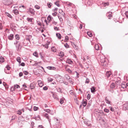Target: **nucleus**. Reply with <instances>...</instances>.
<instances>
[{
    "mask_svg": "<svg viewBox=\"0 0 128 128\" xmlns=\"http://www.w3.org/2000/svg\"><path fill=\"white\" fill-rule=\"evenodd\" d=\"M32 37L30 35L28 36L23 42V45L24 46L28 45L29 43L30 42V40L32 38Z\"/></svg>",
    "mask_w": 128,
    "mask_h": 128,
    "instance_id": "nucleus-1",
    "label": "nucleus"
},
{
    "mask_svg": "<svg viewBox=\"0 0 128 128\" xmlns=\"http://www.w3.org/2000/svg\"><path fill=\"white\" fill-rule=\"evenodd\" d=\"M14 44L15 45L18 44L16 46V49L18 50H19L21 49L22 46L20 43L18 41L16 40V42H14Z\"/></svg>",
    "mask_w": 128,
    "mask_h": 128,
    "instance_id": "nucleus-2",
    "label": "nucleus"
},
{
    "mask_svg": "<svg viewBox=\"0 0 128 128\" xmlns=\"http://www.w3.org/2000/svg\"><path fill=\"white\" fill-rule=\"evenodd\" d=\"M4 4L5 6H8L12 4L13 1L12 0H4Z\"/></svg>",
    "mask_w": 128,
    "mask_h": 128,
    "instance_id": "nucleus-3",
    "label": "nucleus"
},
{
    "mask_svg": "<svg viewBox=\"0 0 128 128\" xmlns=\"http://www.w3.org/2000/svg\"><path fill=\"white\" fill-rule=\"evenodd\" d=\"M84 123L88 126H91V122L87 120H86L84 121Z\"/></svg>",
    "mask_w": 128,
    "mask_h": 128,
    "instance_id": "nucleus-4",
    "label": "nucleus"
},
{
    "mask_svg": "<svg viewBox=\"0 0 128 128\" xmlns=\"http://www.w3.org/2000/svg\"><path fill=\"white\" fill-rule=\"evenodd\" d=\"M128 104H124L123 105V109L124 110H128Z\"/></svg>",
    "mask_w": 128,
    "mask_h": 128,
    "instance_id": "nucleus-5",
    "label": "nucleus"
},
{
    "mask_svg": "<svg viewBox=\"0 0 128 128\" xmlns=\"http://www.w3.org/2000/svg\"><path fill=\"white\" fill-rule=\"evenodd\" d=\"M10 30H9L6 29L5 31V33L4 34V36H7V35L10 32Z\"/></svg>",
    "mask_w": 128,
    "mask_h": 128,
    "instance_id": "nucleus-6",
    "label": "nucleus"
},
{
    "mask_svg": "<svg viewBox=\"0 0 128 128\" xmlns=\"http://www.w3.org/2000/svg\"><path fill=\"white\" fill-rule=\"evenodd\" d=\"M59 12L63 16H64L65 14V13L63 12L62 10L60 9L59 10Z\"/></svg>",
    "mask_w": 128,
    "mask_h": 128,
    "instance_id": "nucleus-7",
    "label": "nucleus"
},
{
    "mask_svg": "<svg viewBox=\"0 0 128 128\" xmlns=\"http://www.w3.org/2000/svg\"><path fill=\"white\" fill-rule=\"evenodd\" d=\"M54 120L56 122L55 123V125H59L60 120L56 118H54Z\"/></svg>",
    "mask_w": 128,
    "mask_h": 128,
    "instance_id": "nucleus-8",
    "label": "nucleus"
},
{
    "mask_svg": "<svg viewBox=\"0 0 128 128\" xmlns=\"http://www.w3.org/2000/svg\"><path fill=\"white\" fill-rule=\"evenodd\" d=\"M14 35L12 34H10L8 36V38L10 40H12L14 38Z\"/></svg>",
    "mask_w": 128,
    "mask_h": 128,
    "instance_id": "nucleus-9",
    "label": "nucleus"
},
{
    "mask_svg": "<svg viewBox=\"0 0 128 128\" xmlns=\"http://www.w3.org/2000/svg\"><path fill=\"white\" fill-rule=\"evenodd\" d=\"M66 63L69 64H72L73 63V61L70 59L68 58L66 60Z\"/></svg>",
    "mask_w": 128,
    "mask_h": 128,
    "instance_id": "nucleus-10",
    "label": "nucleus"
},
{
    "mask_svg": "<svg viewBox=\"0 0 128 128\" xmlns=\"http://www.w3.org/2000/svg\"><path fill=\"white\" fill-rule=\"evenodd\" d=\"M126 85L125 83H122V84L120 86V88H122L123 89H124L125 88H126Z\"/></svg>",
    "mask_w": 128,
    "mask_h": 128,
    "instance_id": "nucleus-11",
    "label": "nucleus"
},
{
    "mask_svg": "<svg viewBox=\"0 0 128 128\" xmlns=\"http://www.w3.org/2000/svg\"><path fill=\"white\" fill-rule=\"evenodd\" d=\"M29 11V12L32 14H34L35 11L33 9L31 8H30Z\"/></svg>",
    "mask_w": 128,
    "mask_h": 128,
    "instance_id": "nucleus-12",
    "label": "nucleus"
},
{
    "mask_svg": "<svg viewBox=\"0 0 128 128\" xmlns=\"http://www.w3.org/2000/svg\"><path fill=\"white\" fill-rule=\"evenodd\" d=\"M112 73L110 71H107L106 73V76L108 77Z\"/></svg>",
    "mask_w": 128,
    "mask_h": 128,
    "instance_id": "nucleus-13",
    "label": "nucleus"
},
{
    "mask_svg": "<svg viewBox=\"0 0 128 128\" xmlns=\"http://www.w3.org/2000/svg\"><path fill=\"white\" fill-rule=\"evenodd\" d=\"M86 101L87 100H83V102H82V105L84 106V107H85L87 104V102Z\"/></svg>",
    "mask_w": 128,
    "mask_h": 128,
    "instance_id": "nucleus-14",
    "label": "nucleus"
},
{
    "mask_svg": "<svg viewBox=\"0 0 128 128\" xmlns=\"http://www.w3.org/2000/svg\"><path fill=\"white\" fill-rule=\"evenodd\" d=\"M39 86L40 87H42L43 85V84L42 81L39 80L38 81Z\"/></svg>",
    "mask_w": 128,
    "mask_h": 128,
    "instance_id": "nucleus-15",
    "label": "nucleus"
},
{
    "mask_svg": "<svg viewBox=\"0 0 128 128\" xmlns=\"http://www.w3.org/2000/svg\"><path fill=\"white\" fill-rule=\"evenodd\" d=\"M47 68L50 70H55L56 69V68L53 66H48L47 67Z\"/></svg>",
    "mask_w": 128,
    "mask_h": 128,
    "instance_id": "nucleus-16",
    "label": "nucleus"
},
{
    "mask_svg": "<svg viewBox=\"0 0 128 128\" xmlns=\"http://www.w3.org/2000/svg\"><path fill=\"white\" fill-rule=\"evenodd\" d=\"M95 88L94 86H92L91 88V92L92 93H94L96 91Z\"/></svg>",
    "mask_w": 128,
    "mask_h": 128,
    "instance_id": "nucleus-17",
    "label": "nucleus"
},
{
    "mask_svg": "<svg viewBox=\"0 0 128 128\" xmlns=\"http://www.w3.org/2000/svg\"><path fill=\"white\" fill-rule=\"evenodd\" d=\"M34 118L36 120H41L39 115L38 116H37L35 117Z\"/></svg>",
    "mask_w": 128,
    "mask_h": 128,
    "instance_id": "nucleus-18",
    "label": "nucleus"
},
{
    "mask_svg": "<svg viewBox=\"0 0 128 128\" xmlns=\"http://www.w3.org/2000/svg\"><path fill=\"white\" fill-rule=\"evenodd\" d=\"M4 58L2 57L1 56L0 57V62L2 63L4 62Z\"/></svg>",
    "mask_w": 128,
    "mask_h": 128,
    "instance_id": "nucleus-19",
    "label": "nucleus"
},
{
    "mask_svg": "<svg viewBox=\"0 0 128 128\" xmlns=\"http://www.w3.org/2000/svg\"><path fill=\"white\" fill-rule=\"evenodd\" d=\"M56 36L59 39H60L61 38V35L59 33H56Z\"/></svg>",
    "mask_w": 128,
    "mask_h": 128,
    "instance_id": "nucleus-20",
    "label": "nucleus"
},
{
    "mask_svg": "<svg viewBox=\"0 0 128 128\" xmlns=\"http://www.w3.org/2000/svg\"><path fill=\"white\" fill-rule=\"evenodd\" d=\"M64 98H60V102L61 104H62L64 102Z\"/></svg>",
    "mask_w": 128,
    "mask_h": 128,
    "instance_id": "nucleus-21",
    "label": "nucleus"
},
{
    "mask_svg": "<svg viewBox=\"0 0 128 128\" xmlns=\"http://www.w3.org/2000/svg\"><path fill=\"white\" fill-rule=\"evenodd\" d=\"M44 116L48 120V121L50 122V119L49 118V116L48 114L46 113L44 115Z\"/></svg>",
    "mask_w": 128,
    "mask_h": 128,
    "instance_id": "nucleus-22",
    "label": "nucleus"
},
{
    "mask_svg": "<svg viewBox=\"0 0 128 128\" xmlns=\"http://www.w3.org/2000/svg\"><path fill=\"white\" fill-rule=\"evenodd\" d=\"M94 48L96 50H99V46L98 44H95Z\"/></svg>",
    "mask_w": 128,
    "mask_h": 128,
    "instance_id": "nucleus-23",
    "label": "nucleus"
},
{
    "mask_svg": "<svg viewBox=\"0 0 128 128\" xmlns=\"http://www.w3.org/2000/svg\"><path fill=\"white\" fill-rule=\"evenodd\" d=\"M64 77L67 80L70 79V78L69 76L67 74H66L64 75Z\"/></svg>",
    "mask_w": 128,
    "mask_h": 128,
    "instance_id": "nucleus-24",
    "label": "nucleus"
},
{
    "mask_svg": "<svg viewBox=\"0 0 128 128\" xmlns=\"http://www.w3.org/2000/svg\"><path fill=\"white\" fill-rule=\"evenodd\" d=\"M14 12L16 15H17L19 13L18 10L16 9H14Z\"/></svg>",
    "mask_w": 128,
    "mask_h": 128,
    "instance_id": "nucleus-25",
    "label": "nucleus"
},
{
    "mask_svg": "<svg viewBox=\"0 0 128 128\" xmlns=\"http://www.w3.org/2000/svg\"><path fill=\"white\" fill-rule=\"evenodd\" d=\"M10 67L9 65L8 64L4 69H6L7 70H10Z\"/></svg>",
    "mask_w": 128,
    "mask_h": 128,
    "instance_id": "nucleus-26",
    "label": "nucleus"
},
{
    "mask_svg": "<svg viewBox=\"0 0 128 128\" xmlns=\"http://www.w3.org/2000/svg\"><path fill=\"white\" fill-rule=\"evenodd\" d=\"M72 79L70 78V79H68V80L69 82L70 83H71L72 84H73V82L72 81Z\"/></svg>",
    "mask_w": 128,
    "mask_h": 128,
    "instance_id": "nucleus-27",
    "label": "nucleus"
},
{
    "mask_svg": "<svg viewBox=\"0 0 128 128\" xmlns=\"http://www.w3.org/2000/svg\"><path fill=\"white\" fill-rule=\"evenodd\" d=\"M52 51L54 52H56V50L54 46H52L51 48Z\"/></svg>",
    "mask_w": 128,
    "mask_h": 128,
    "instance_id": "nucleus-28",
    "label": "nucleus"
},
{
    "mask_svg": "<svg viewBox=\"0 0 128 128\" xmlns=\"http://www.w3.org/2000/svg\"><path fill=\"white\" fill-rule=\"evenodd\" d=\"M107 98V97H106L105 99V101L106 103L107 104H110V101L109 100H108Z\"/></svg>",
    "mask_w": 128,
    "mask_h": 128,
    "instance_id": "nucleus-29",
    "label": "nucleus"
},
{
    "mask_svg": "<svg viewBox=\"0 0 128 128\" xmlns=\"http://www.w3.org/2000/svg\"><path fill=\"white\" fill-rule=\"evenodd\" d=\"M110 87L111 88H113L115 87V84L114 83H112L110 85Z\"/></svg>",
    "mask_w": 128,
    "mask_h": 128,
    "instance_id": "nucleus-30",
    "label": "nucleus"
},
{
    "mask_svg": "<svg viewBox=\"0 0 128 128\" xmlns=\"http://www.w3.org/2000/svg\"><path fill=\"white\" fill-rule=\"evenodd\" d=\"M87 34L90 37H92V33L91 32H87Z\"/></svg>",
    "mask_w": 128,
    "mask_h": 128,
    "instance_id": "nucleus-31",
    "label": "nucleus"
},
{
    "mask_svg": "<svg viewBox=\"0 0 128 128\" xmlns=\"http://www.w3.org/2000/svg\"><path fill=\"white\" fill-rule=\"evenodd\" d=\"M33 55L36 57H38V52H34L33 53Z\"/></svg>",
    "mask_w": 128,
    "mask_h": 128,
    "instance_id": "nucleus-32",
    "label": "nucleus"
},
{
    "mask_svg": "<svg viewBox=\"0 0 128 128\" xmlns=\"http://www.w3.org/2000/svg\"><path fill=\"white\" fill-rule=\"evenodd\" d=\"M22 112L21 110H19L17 112V114L19 115H20L21 114Z\"/></svg>",
    "mask_w": 128,
    "mask_h": 128,
    "instance_id": "nucleus-33",
    "label": "nucleus"
},
{
    "mask_svg": "<svg viewBox=\"0 0 128 128\" xmlns=\"http://www.w3.org/2000/svg\"><path fill=\"white\" fill-rule=\"evenodd\" d=\"M20 60L21 58L20 57H18L16 59L17 61L20 63L21 62Z\"/></svg>",
    "mask_w": 128,
    "mask_h": 128,
    "instance_id": "nucleus-34",
    "label": "nucleus"
},
{
    "mask_svg": "<svg viewBox=\"0 0 128 128\" xmlns=\"http://www.w3.org/2000/svg\"><path fill=\"white\" fill-rule=\"evenodd\" d=\"M66 70L69 73H71L72 72V71L70 70L69 68H66Z\"/></svg>",
    "mask_w": 128,
    "mask_h": 128,
    "instance_id": "nucleus-35",
    "label": "nucleus"
},
{
    "mask_svg": "<svg viewBox=\"0 0 128 128\" xmlns=\"http://www.w3.org/2000/svg\"><path fill=\"white\" fill-rule=\"evenodd\" d=\"M64 55V53L62 52H60L59 56H60L61 57H62Z\"/></svg>",
    "mask_w": 128,
    "mask_h": 128,
    "instance_id": "nucleus-36",
    "label": "nucleus"
},
{
    "mask_svg": "<svg viewBox=\"0 0 128 128\" xmlns=\"http://www.w3.org/2000/svg\"><path fill=\"white\" fill-rule=\"evenodd\" d=\"M4 71L7 74H10V70H7L6 69H4Z\"/></svg>",
    "mask_w": 128,
    "mask_h": 128,
    "instance_id": "nucleus-37",
    "label": "nucleus"
},
{
    "mask_svg": "<svg viewBox=\"0 0 128 128\" xmlns=\"http://www.w3.org/2000/svg\"><path fill=\"white\" fill-rule=\"evenodd\" d=\"M5 14H6V15L7 16H8L10 17V18H11L12 16H11V15L9 14L7 12H5Z\"/></svg>",
    "mask_w": 128,
    "mask_h": 128,
    "instance_id": "nucleus-38",
    "label": "nucleus"
},
{
    "mask_svg": "<svg viewBox=\"0 0 128 128\" xmlns=\"http://www.w3.org/2000/svg\"><path fill=\"white\" fill-rule=\"evenodd\" d=\"M15 38L17 40H19L20 38V37L19 36V35L18 34H16L15 36Z\"/></svg>",
    "mask_w": 128,
    "mask_h": 128,
    "instance_id": "nucleus-39",
    "label": "nucleus"
},
{
    "mask_svg": "<svg viewBox=\"0 0 128 128\" xmlns=\"http://www.w3.org/2000/svg\"><path fill=\"white\" fill-rule=\"evenodd\" d=\"M32 18H27V20L29 22H32Z\"/></svg>",
    "mask_w": 128,
    "mask_h": 128,
    "instance_id": "nucleus-40",
    "label": "nucleus"
},
{
    "mask_svg": "<svg viewBox=\"0 0 128 128\" xmlns=\"http://www.w3.org/2000/svg\"><path fill=\"white\" fill-rule=\"evenodd\" d=\"M48 81L49 82H51L53 80L52 78H48Z\"/></svg>",
    "mask_w": 128,
    "mask_h": 128,
    "instance_id": "nucleus-41",
    "label": "nucleus"
},
{
    "mask_svg": "<svg viewBox=\"0 0 128 128\" xmlns=\"http://www.w3.org/2000/svg\"><path fill=\"white\" fill-rule=\"evenodd\" d=\"M48 44H46L44 45L43 46L45 47V48H46L47 49L48 48Z\"/></svg>",
    "mask_w": 128,
    "mask_h": 128,
    "instance_id": "nucleus-42",
    "label": "nucleus"
},
{
    "mask_svg": "<svg viewBox=\"0 0 128 128\" xmlns=\"http://www.w3.org/2000/svg\"><path fill=\"white\" fill-rule=\"evenodd\" d=\"M58 2H59L58 1H57L54 3V4H55V5L57 6L58 7H59L60 6Z\"/></svg>",
    "mask_w": 128,
    "mask_h": 128,
    "instance_id": "nucleus-43",
    "label": "nucleus"
},
{
    "mask_svg": "<svg viewBox=\"0 0 128 128\" xmlns=\"http://www.w3.org/2000/svg\"><path fill=\"white\" fill-rule=\"evenodd\" d=\"M47 5L48 7L49 8H50V7L52 5V3L50 2V3H48L47 4Z\"/></svg>",
    "mask_w": 128,
    "mask_h": 128,
    "instance_id": "nucleus-44",
    "label": "nucleus"
},
{
    "mask_svg": "<svg viewBox=\"0 0 128 128\" xmlns=\"http://www.w3.org/2000/svg\"><path fill=\"white\" fill-rule=\"evenodd\" d=\"M30 88L31 89H33L34 88V86H33V84H31L30 85Z\"/></svg>",
    "mask_w": 128,
    "mask_h": 128,
    "instance_id": "nucleus-45",
    "label": "nucleus"
},
{
    "mask_svg": "<svg viewBox=\"0 0 128 128\" xmlns=\"http://www.w3.org/2000/svg\"><path fill=\"white\" fill-rule=\"evenodd\" d=\"M104 111L106 112V113H108L109 112V110L108 109H106V108H105L104 109Z\"/></svg>",
    "mask_w": 128,
    "mask_h": 128,
    "instance_id": "nucleus-46",
    "label": "nucleus"
},
{
    "mask_svg": "<svg viewBox=\"0 0 128 128\" xmlns=\"http://www.w3.org/2000/svg\"><path fill=\"white\" fill-rule=\"evenodd\" d=\"M90 82V80L88 78H86V82L85 83L88 84Z\"/></svg>",
    "mask_w": 128,
    "mask_h": 128,
    "instance_id": "nucleus-47",
    "label": "nucleus"
},
{
    "mask_svg": "<svg viewBox=\"0 0 128 128\" xmlns=\"http://www.w3.org/2000/svg\"><path fill=\"white\" fill-rule=\"evenodd\" d=\"M34 7L36 9H39L40 8V6L37 5H35L34 6Z\"/></svg>",
    "mask_w": 128,
    "mask_h": 128,
    "instance_id": "nucleus-48",
    "label": "nucleus"
},
{
    "mask_svg": "<svg viewBox=\"0 0 128 128\" xmlns=\"http://www.w3.org/2000/svg\"><path fill=\"white\" fill-rule=\"evenodd\" d=\"M57 91L58 92H60L62 93V90L60 88H58L57 89Z\"/></svg>",
    "mask_w": 128,
    "mask_h": 128,
    "instance_id": "nucleus-49",
    "label": "nucleus"
},
{
    "mask_svg": "<svg viewBox=\"0 0 128 128\" xmlns=\"http://www.w3.org/2000/svg\"><path fill=\"white\" fill-rule=\"evenodd\" d=\"M58 18H59V19H60V21H62V20H63V19H62V18L61 17H60L59 15L58 14Z\"/></svg>",
    "mask_w": 128,
    "mask_h": 128,
    "instance_id": "nucleus-50",
    "label": "nucleus"
},
{
    "mask_svg": "<svg viewBox=\"0 0 128 128\" xmlns=\"http://www.w3.org/2000/svg\"><path fill=\"white\" fill-rule=\"evenodd\" d=\"M112 12H111L110 13V12H108V13H107V14H109L108 15V16L109 17H111L112 16L111 15L112 14Z\"/></svg>",
    "mask_w": 128,
    "mask_h": 128,
    "instance_id": "nucleus-51",
    "label": "nucleus"
},
{
    "mask_svg": "<svg viewBox=\"0 0 128 128\" xmlns=\"http://www.w3.org/2000/svg\"><path fill=\"white\" fill-rule=\"evenodd\" d=\"M64 46L66 48H68L69 47V45L67 44V43H66L65 44H64Z\"/></svg>",
    "mask_w": 128,
    "mask_h": 128,
    "instance_id": "nucleus-52",
    "label": "nucleus"
},
{
    "mask_svg": "<svg viewBox=\"0 0 128 128\" xmlns=\"http://www.w3.org/2000/svg\"><path fill=\"white\" fill-rule=\"evenodd\" d=\"M38 107L36 106H34V111H36L38 110Z\"/></svg>",
    "mask_w": 128,
    "mask_h": 128,
    "instance_id": "nucleus-53",
    "label": "nucleus"
},
{
    "mask_svg": "<svg viewBox=\"0 0 128 128\" xmlns=\"http://www.w3.org/2000/svg\"><path fill=\"white\" fill-rule=\"evenodd\" d=\"M20 88V86L18 85H14V88Z\"/></svg>",
    "mask_w": 128,
    "mask_h": 128,
    "instance_id": "nucleus-54",
    "label": "nucleus"
},
{
    "mask_svg": "<svg viewBox=\"0 0 128 128\" xmlns=\"http://www.w3.org/2000/svg\"><path fill=\"white\" fill-rule=\"evenodd\" d=\"M24 74L25 75H27L28 74V72L26 71H23Z\"/></svg>",
    "mask_w": 128,
    "mask_h": 128,
    "instance_id": "nucleus-55",
    "label": "nucleus"
},
{
    "mask_svg": "<svg viewBox=\"0 0 128 128\" xmlns=\"http://www.w3.org/2000/svg\"><path fill=\"white\" fill-rule=\"evenodd\" d=\"M87 97L88 99H90V95L89 94H88L87 96Z\"/></svg>",
    "mask_w": 128,
    "mask_h": 128,
    "instance_id": "nucleus-56",
    "label": "nucleus"
},
{
    "mask_svg": "<svg viewBox=\"0 0 128 128\" xmlns=\"http://www.w3.org/2000/svg\"><path fill=\"white\" fill-rule=\"evenodd\" d=\"M125 14L127 18H128V11H126L125 12Z\"/></svg>",
    "mask_w": 128,
    "mask_h": 128,
    "instance_id": "nucleus-57",
    "label": "nucleus"
},
{
    "mask_svg": "<svg viewBox=\"0 0 128 128\" xmlns=\"http://www.w3.org/2000/svg\"><path fill=\"white\" fill-rule=\"evenodd\" d=\"M57 14V12H55L52 14V15L54 16H56Z\"/></svg>",
    "mask_w": 128,
    "mask_h": 128,
    "instance_id": "nucleus-58",
    "label": "nucleus"
},
{
    "mask_svg": "<svg viewBox=\"0 0 128 128\" xmlns=\"http://www.w3.org/2000/svg\"><path fill=\"white\" fill-rule=\"evenodd\" d=\"M70 94L72 95L73 93H74L73 91L72 90H70Z\"/></svg>",
    "mask_w": 128,
    "mask_h": 128,
    "instance_id": "nucleus-59",
    "label": "nucleus"
},
{
    "mask_svg": "<svg viewBox=\"0 0 128 128\" xmlns=\"http://www.w3.org/2000/svg\"><path fill=\"white\" fill-rule=\"evenodd\" d=\"M109 2H107L106 3H105L104 4V6H108L109 5Z\"/></svg>",
    "mask_w": 128,
    "mask_h": 128,
    "instance_id": "nucleus-60",
    "label": "nucleus"
},
{
    "mask_svg": "<svg viewBox=\"0 0 128 128\" xmlns=\"http://www.w3.org/2000/svg\"><path fill=\"white\" fill-rule=\"evenodd\" d=\"M67 4L69 6H71L73 4L72 3L70 2H68V3L67 2Z\"/></svg>",
    "mask_w": 128,
    "mask_h": 128,
    "instance_id": "nucleus-61",
    "label": "nucleus"
},
{
    "mask_svg": "<svg viewBox=\"0 0 128 128\" xmlns=\"http://www.w3.org/2000/svg\"><path fill=\"white\" fill-rule=\"evenodd\" d=\"M62 82H63V83L64 84L66 85H67L68 84V82H65L64 81H62Z\"/></svg>",
    "mask_w": 128,
    "mask_h": 128,
    "instance_id": "nucleus-62",
    "label": "nucleus"
},
{
    "mask_svg": "<svg viewBox=\"0 0 128 128\" xmlns=\"http://www.w3.org/2000/svg\"><path fill=\"white\" fill-rule=\"evenodd\" d=\"M37 23L38 24V25H39L40 26H41V25H42L41 23L39 21H37Z\"/></svg>",
    "mask_w": 128,
    "mask_h": 128,
    "instance_id": "nucleus-63",
    "label": "nucleus"
},
{
    "mask_svg": "<svg viewBox=\"0 0 128 128\" xmlns=\"http://www.w3.org/2000/svg\"><path fill=\"white\" fill-rule=\"evenodd\" d=\"M38 128H44V127L42 125H39L38 127Z\"/></svg>",
    "mask_w": 128,
    "mask_h": 128,
    "instance_id": "nucleus-64",
    "label": "nucleus"
}]
</instances>
